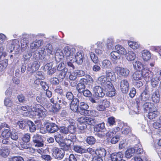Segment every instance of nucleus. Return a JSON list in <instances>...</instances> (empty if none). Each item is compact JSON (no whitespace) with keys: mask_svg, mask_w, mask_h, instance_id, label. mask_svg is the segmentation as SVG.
Wrapping results in <instances>:
<instances>
[{"mask_svg":"<svg viewBox=\"0 0 161 161\" xmlns=\"http://www.w3.org/2000/svg\"><path fill=\"white\" fill-rule=\"evenodd\" d=\"M31 112L35 118L39 119L45 117L46 110L42 105L36 104L32 108Z\"/></svg>","mask_w":161,"mask_h":161,"instance_id":"2","label":"nucleus"},{"mask_svg":"<svg viewBox=\"0 0 161 161\" xmlns=\"http://www.w3.org/2000/svg\"><path fill=\"white\" fill-rule=\"evenodd\" d=\"M157 108L156 111L155 112H151L148 113L147 115V117L148 118L150 119H153L155 118L158 116L160 113L158 111Z\"/></svg>","mask_w":161,"mask_h":161,"instance_id":"35","label":"nucleus"},{"mask_svg":"<svg viewBox=\"0 0 161 161\" xmlns=\"http://www.w3.org/2000/svg\"><path fill=\"white\" fill-rule=\"evenodd\" d=\"M134 68L136 69L139 71L145 69H143V65L142 63L139 61H135L133 63Z\"/></svg>","mask_w":161,"mask_h":161,"instance_id":"26","label":"nucleus"},{"mask_svg":"<svg viewBox=\"0 0 161 161\" xmlns=\"http://www.w3.org/2000/svg\"><path fill=\"white\" fill-rule=\"evenodd\" d=\"M102 68L104 69L110 68L112 64L110 61L108 59L104 60L102 63Z\"/></svg>","mask_w":161,"mask_h":161,"instance_id":"30","label":"nucleus"},{"mask_svg":"<svg viewBox=\"0 0 161 161\" xmlns=\"http://www.w3.org/2000/svg\"><path fill=\"white\" fill-rule=\"evenodd\" d=\"M94 131L97 132L106 131L104 122H102L94 125Z\"/></svg>","mask_w":161,"mask_h":161,"instance_id":"22","label":"nucleus"},{"mask_svg":"<svg viewBox=\"0 0 161 161\" xmlns=\"http://www.w3.org/2000/svg\"><path fill=\"white\" fill-rule=\"evenodd\" d=\"M110 55L114 59H119L120 58L119 55L116 51H113L111 52Z\"/></svg>","mask_w":161,"mask_h":161,"instance_id":"64","label":"nucleus"},{"mask_svg":"<svg viewBox=\"0 0 161 161\" xmlns=\"http://www.w3.org/2000/svg\"><path fill=\"white\" fill-rule=\"evenodd\" d=\"M123 157V154L121 152H119L117 153H112L110 158L112 161H120L121 158Z\"/></svg>","mask_w":161,"mask_h":161,"instance_id":"23","label":"nucleus"},{"mask_svg":"<svg viewBox=\"0 0 161 161\" xmlns=\"http://www.w3.org/2000/svg\"><path fill=\"white\" fill-rule=\"evenodd\" d=\"M36 36L34 34L26 35L21 40V49L22 51L25 50L28 46L29 41L36 38Z\"/></svg>","mask_w":161,"mask_h":161,"instance_id":"4","label":"nucleus"},{"mask_svg":"<svg viewBox=\"0 0 161 161\" xmlns=\"http://www.w3.org/2000/svg\"><path fill=\"white\" fill-rule=\"evenodd\" d=\"M90 57L92 61L95 64H97L98 62V57L93 52L90 53Z\"/></svg>","mask_w":161,"mask_h":161,"instance_id":"54","label":"nucleus"},{"mask_svg":"<svg viewBox=\"0 0 161 161\" xmlns=\"http://www.w3.org/2000/svg\"><path fill=\"white\" fill-rule=\"evenodd\" d=\"M73 150L77 153L82 154L85 153L86 149L83 148L81 146L74 145L73 146Z\"/></svg>","mask_w":161,"mask_h":161,"instance_id":"39","label":"nucleus"},{"mask_svg":"<svg viewBox=\"0 0 161 161\" xmlns=\"http://www.w3.org/2000/svg\"><path fill=\"white\" fill-rule=\"evenodd\" d=\"M78 132L80 133H83L84 130L87 128V125L85 123L80 124L78 126Z\"/></svg>","mask_w":161,"mask_h":161,"instance_id":"57","label":"nucleus"},{"mask_svg":"<svg viewBox=\"0 0 161 161\" xmlns=\"http://www.w3.org/2000/svg\"><path fill=\"white\" fill-rule=\"evenodd\" d=\"M86 77L88 79L84 78H81L77 84L76 89L78 92L80 94L82 93L83 91L86 89L85 85L87 84L88 80L89 81L92 82L93 81V79L90 75H87Z\"/></svg>","mask_w":161,"mask_h":161,"instance_id":"3","label":"nucleus"},{"mask_svg":"<svg viewBox=\"0 0 161 161\" xmlns=\"http://www.w3.org/2000/svg\"><path fill=\"white\" fill-rule=\"evenodd\" d=\"M126 58L129 61L134 60L136 58V54L134 53L132 51H129L126 54Z\"/></svg>","mask_w":161,"mask_h":161,"instance_id":"40","label":"nucleus"},{"mask_svg":"<svg viewBox=\"0 0 161 161\" xmlns=\"http://www.w3.org/2000/svg\"><path fill=\"white\" fill-rule=\"evenodd\" d=\"M95 153L97 156L102 158L105 157L107 153L106 150L103 147L97 148L95 150Z\"/></svg>","mask_w":161,"mask_h":161,"instance_id":"25","label":"nucleus"},{"mask_svg":"<svg viewBox=\"0 0 161 161\" xmlns=\"http://www.w3.org/2000/svg\"><path fill=\"white\" fill-rule=\"evenodd\" d=\"M97 121L94 119L92 118L86 117L85 124L90 125H95Z\"/></svg>","mask_w":161,"mask_h":161,"instance_id":"50","label":"nucleus"},{"mask_svg":"<svg viewBox=\"0 0 161 161\" xmlns=\"http://www.w3.org/2000/svg\"><path fill=\"white\" fill-rule=\"evenodd\" d=\"M135 153L134 148H129L125 153V156L127 158H130L134 155Z\"/></svg>","mask_w":161,"mask_h":161,"instance_id":"31","label":"nucleus"},{"mask_svg":"<svg viewBox=\"0 0 161 161\" xmlns=\"http://www.w3.org/2000/svg\"><path fill=\"white\" fill-rule=\"evenodd\" d=\"M52 154L53 157L58 160H61L64 158L65 152L61 149L57 147H53L52 149Z\"/></svg>","mask_w":161,"mask_h":161,"instance_id":"5","label":"nucleus"},{"mask_svg":"<svg viewBox=\"0 0 161 161\" xmlns=\"http://www.w3.org/2000/svg\"><path fill=\"white\" fill-rule=\"evenodd\" d=\"M32 55V54L31 53L28 52L25 53L23 55L24 62H25L27 61H29Z\"/></svg>","mask_w":161,"mask_h":161,"instance_id":"59","label":"nucleus"},{"mask_svg":"<svg viewBox=\"0 0 161 161\" xmlns=\"http://www.w3.org/2000/svg\"><path fill=\"white\" fill-rule=\"evenodd\" d=\"M32 142L35 146L42 147L44 146V141L42 136L37 134H34L32 137Z\"/></svg>","mask_w":161,"mask_h":161,"instance_id":"6","label":"nucleus"},{"mask_svg":"<svg viewBox=\"0 0 161 161\" xmlns=\"http://www.w3.org/2000/svg\"><path fill=\"white\" fill-rule=\"evenodd\" d=\"M96 112H97V111L95 110H90L87 109L82 111V112H81V113L80 114L86 116H96L97 115V114H96Z\"/></svg>","mask_w":161,"mask_h":161,"instance_id":"28","label":"nucleus"},{"mask_svg":"<svg viewBox=\"0 0 161 161\" xmlns=\"http://www.w3.org/2000/svg\"><path fill=\"white\" fill-rule=\"evenodd\" d=\"M49 81L51 84L54 86H56L59 83V79L56 77H53L50 78Z\"/></svg>","mask_w":161,"mask_h":161,"instance_id":"58","label":"nucleus"},{"mask_svg":"<svg viewBox=\"0 0 161 161\" xmlns=\"http://www.w3.org/2000/svg\"><path fill=\"white\" fill-rule=\"evenodd\" d=\"M43 44V41L42 40H36L30 44V51L31 53L34 52Z\"/></svg>","mask_w":161,"mask_h":161,"instance_id":"14","label":"nucleus"},{"mask_svg":"<svg viewBox=\"0 0 161 161\" xmlns=\"http://www.w3.org/2000/svg\"><path fill=\"white\" fill-rule=\"evenodd\" d=\"M26 65L25 63H21L18 67V68L15 70V75L17 77L20 76V73H24L26 70Z\"/></svg>","mask_w":161,"mask_h":161,"instance_id":"18","label":"nucleus"},{"mask_svg":"<svg viewBox=\"0 0 161 161\" xmlns=\"http://www.w3.org/2000/svg\"><path fill=\"white\" fill-rule=\"evenodd\" d=\"M95 89L96 90H95V97H102L105 95V93L103 92V89L101 87L96 86Z\"/></svg>","mask_w":161,"mask_h":161,"instance_id":"24","label":"nucleus"},{"mask_svg":"<svg viewBox=\"0 0 161 161\" xmlns=\"http://www.w3.org/2000/svg\"><path fill=\"white\" fill-rule=\"evenodd\" d=\"M122 133L125 135L129 134L131 132V129L126 124H123V126L122 128Z\"/></svg>","mask_w":161,"mask_h":161,"instance_id":"37","label":"nucleus"},{"mask_svg":"<svg viewBox=\"0 0 161 161\" xmlns=\"http://www.w3.org/2000/svg\"><path fill=\"white\" fill-rule=\"evenodd\" d=\"M151 56L150 52L147 50H144L142 52V57L144 61H148L150 59Z\"/></svg>","mask_w":161,"mask_h":161,"instance_id":"32","label":"nucleus"},{"mask_svg":"<svg viewBox=\"0 0 161 161\" xmlns=\"http://www.w3.org/2000/svg\"><path fill=\"white\" fill-rule=\"evenodd\" d=\"M115 48L116 51L119 55H125L126 54V50L120 45H117L115 46Z\"/></svg>","mask_w":161,"mask_h":161,"instance_id":"29","label":"nucleus"},{"mask_svg":"<svg viewBox=\"0 0 161 161\" xmlns=\"http://www.w3.org/2000/svg\"><path fill=\"white\" fill-rule=\"evenodd\" d=\"M43 50L44 52H47L50 55H53L52 54L53 47L52 45L50 43H48L46 45Z\"/></svg>","mask_w":161,"mask_h":161,"instance_id":"49","label":"nucleus"},{"mask_svg":"<svg viewBox=\"0 0 161 161\" xmlns=\"http://www.w3.org/2000/svg\"><path fill=\"white\" fill-rule=\"evenodd\" d=\"M20 47L19 41L17 39H14L11 42V46L9 47V49L10 52H12L15 48H17L16 50L19 52L20 49Z\"/></svg>","mask_w":161,"mask_h":161,"instance_id":"20","label":"nucleus"},{"mask_svg":"<svg viewBox=\"0 0 161 161\" xmlns=\"http://www.w3.org/2000/svg\"><path fill=\"white\" fill-rule=\"evenodd\" d=\"M75 51V48H71L68 46L64 48V53L67 59H69L70 61H71Z\"/></svg>","mask_w":161,"mask_h":161,"instance_id":"13","label":"nucleus"},{"mask_svg":"<svg viewBox=\"0 0 161 161\" xmlns=\"http://www.w3.org/2000/svg\"><path fill=\"white\" fill-rule=\"evenodd\" d=\"M101 133H97L95 135L97 137L100 138H103L105 136V135L106 136L110 137L111 136V135L109 133V132H107L106 131L104 132H100Z\"/></svg>","mask_w":161,"mask_h":161,"instance_id":"53","label":"nucleus"},{"mask_svg":"<svg viewBox=\"0 0 161 161\" xmlns=\"http://www.w3.org/2000/svg\"><path fill=\"white\" fill-rule=\"evenodd\" d=\"M115 118L113 117H110L108 118L107 125L108 126L111 127L116 125Z\"/></svg>","mask_w":161,"mask_h":161,"instance_id":"46","label":"nucleus"},{"mask_svg":"<svg viewBox=\"0 0 161 161\" xmlns=\"http://www.w3.org/2000/svg\"><path fill=\"white\" fill-rule=\"evenodd\" d=\"M9 154V151L8 147H3L0 149V155L3 157L6 158Z\"/></svg>","mask_w":161,"mask_h":161,"instance_id":"36","label":"nucleus"},{"mask_svg":"<svg viewBox=\"0 0 161 161\" xmlns=\"http://www.w3.org/2000/svg\"><path fill=\"white\" fill-rule=\"evenodd\" d=\"M161 79V70L155 72L153 77L151 80V85L153 87H155L158 86L159 81Z\"/></svg>","mask_w":161,"mask_h":161,"instance_id":"8","label":"nucleus"},{"mask_svg":"<svg viewBox=\"0 0 161 161\" xmlns=\"http://www.w3.org/2000/svg\"><path fill=\"white\" fill-rule=\"evenodd\" d=\"M115 69L116 72L119 76L126 78L129 74L130 71L127 68L117 67Z\"/></svg>","mask_w":161,"mask_h":161,"instance_id":"12","label":"nucleus"},{"mask_svg":"<svg viewBox=\"0 0 161 161\" xmlns=\"http://www.w3.org/2000/svg\"><path fill=\"white\" fill-rule=\"evenodd\" d=\"M142 108L144 113L148 111L155 112L156 111L157 107L155 106L153 103L151 102H146L142 104Z\"/></svg>","mask_w":161,"mask_h":161,"instance_id":"9","label":"nucleus"},{"mask_svg":"<svg viewBox=\"0 0 161 161\" xmlns=\"http://www.w3.org/2000/svg\"><path fill=\"white\" fill-rule=\"evenodd\" d=\"M84 54L82 51L77 52L75 55V62L78 64H81L83 61Z\"/></svg>","mask_w":161,"mask_h":161,"instance_id":"19","label":"nucleus"},{"mask_svg":"<svg viewBox=\"0 0 161 161\" xmlns=\"http://www.w3.org/2000/svg\"><path fill=\"white\" fill-rule=\"evenodd\" d=\"M77 158L78 161H90L91 160L92 155L86 153L82 155H79Z\"/></svg>","mask_w":161,"mask_h":161,"instance_id":"21","label":"nucleus"},{"mask_svg":"<svg viewBox=\"0 0 161 161\" xmlns=\"http://www.w3.org/2000/svg\"><path fill=\"white\" fill-rule=\"evenodd\" d=\"M120 88L122 92L123 93H127L129 90V83L128 81L125 79L121 80L120 82Z\"/></svg>","mask_w":161,"mask_h":161,"instance_id":"10","label":"nucleus"},{"mask_svg":"<svg viewBox=\"0 0 161 161\" xmlns=\"http://www.w3.org/2000/svg\"><path fill=\"white\" fill-rule=\"evenodd\" d=\"M88 108L89 106L86 103L83 102H80L79 108V113H81V112H82L85 110L87 109Z\"/></svg>","mask_w":161,"mask_h":161,"instance_id":"44","label":"nucleus"},{"mask_svg":"<svg viewBox=\"0 0 161 161\" xmlns=\"http://www.w3.org/2000/svg\"><path fill=\"white\" fill-rule=\"evenodd\" d=\"M153 73L147 69H143L142 70V76L146 82L150 81L153 77Z\"/></svg>","mask_w":161,"mask_h":161,"instance_id":"16","label":"nucleus"},{"mask_svg":"<svg viewBox=\"0 0 161 161\" xmlns=\"http://www.w3.org/2000/svg\"><path fill=\"white\" fill-rule=\"evenodd\" d=\"M36 101L39 103L43 104L45 103L46 99L41 96H37L36 98Z\"/></svg>","mask_w":161,"mask_h":161,"instance_id":"60","label":"nucleus"},{"mask_svg":"<svg viewBox=\"0 0 161 161\" xmlns=\"http://www.w3.org/2000/svg\"><path fill=\"white\" fill-rule=\"evenodd\" d=\"M115 46L114 40L113 39L109 38L107 41V47L109 49H112Z\"/></svg>","mask_w":161,"mask_h":161,"instance_id":"42","label":"nucleus"},{"mask_svg":"<svg viewBox=\"0 0 161 161\" xmlns=\"http://www.w3.org/2000/svg\"><path fill=\"white\" fill-rule=\"evenodd\" d=\"M47 131L49 133H53L57 132L59 130V127L53 123H47L45 125Z\"/></svg>","mask_w":161,"mask_h":161,"instance_id":"11","label":"nucleus"},{"mask_svg":"<svg viewBox=\"0 0 161 161\" xmlns=\"http://www.w3.org/2000/svg\"><path fill=\"white\" fill-rule=\"evenodd\" d=\"M106 76L107 79L111 81H114L116 79V75L115 73L111 70L106 71Z\"/></svg>","mask_w":161,"mask_h":161,"instance_id":"27","label":"nucleus"},{"mask_svg":"<svg viewBox=\"0 0 161 161\" xmlns=\"http://www.w3.org/2000/svg\"><path fill=\"white\" fill-rule=\"evenodd\" d=\"M57 69L60 72L59 74V78L63 79L65 78L68 71L67 68H66L65 64L63 62H61L57 67Z\"/></svg>","mask_w":161,"mask_h":161,"instance_id":"7","label":"nucleus"},{"mask_svg":"<svg viewBox=\"0 0 161 161\" xmlns=\"http://www.w3.org/2000/svg\"><path fill=\"white\" fill-rule=\"evenodd\" d=\"M28 124L30 131L31 132H34L36 130V126L34 122L31 120H28Z\"/></svg>","mask_w":161,"mask_h":161,"instance_id":"43","label":"nucleus"},{"mask_svg":"<svg viewBox=\"0 0 161 161\" xmlns=\"http://www.w3.org/2000/svg\"><path fill=\"white\" fill-rule=\"evenodd\" d=\"M161 94V89L158 88L151 94V99L153 102L158 103L160 100V95Z\"/></svg>","mask_w":161,"mask_h":161,"instance_id":"15","label":"nucleus"},{"mask_svg":"<svg viewBox=\"0 0 161 161\" xmlns=\"http://www.w3.org/2000/svg\"><path fill=\"white\" fill-rule=\"evenodd\" d=\"M142 77V70L138 71L135 72L133 75V79L136 80H141Z\"/></svg>","mask_w":161,"mask_h":161,"instance_id":"34","label":"nucleus"},{"mask_svg":"<svg viewBox=\"0 0 161 161\" xmlns=\"http://www.w3.org/2000/svg\"><path fill=\"white\" fill-rule=\"evenodd\" d=\"M63 136L60 134L57 133L54 136V138L56 141L59 144H60L63 141Z\"/></svg>","mask_w":161,"mask_h":161,"instance_id":"52","label":"nucleus"},{"mask_svg":"<svg viewBox=\"0 0 161 161\" xmlns=\"http://www.w3.org/2000/svg\"><path fill=\"white\" fill-rule=\"evenodd\" d=\"M105 85L103 86V87L107 91L110 90H115V88L110 80H108L106 83H105Z\"/></svg>","mask_w":161,"mask_h":161,"instance_id":"47","label":"nucleus"},{"mask_svg":"<svg viewBox=\"0 0 161 161\" xmlns=\"http://www.w3.org/2000/svg\"><path fill=\"white\" fill-rule=\"evenodd\" d=\"M8 61L7 59L0 61V71H3L6 69L8 65Z\"/></svg>","mask_w":161,"mask_h":161,"instance_id":"41","label":"nucleus"},{"mask_svg":"<svg viewBox=\"0 0 161 161\" xmlns=\"http://www.w3.org/2000/svg\"><path fill=\"white\" fill-rule=\"evenodd\" d=\"M11 133L9 129H5L2 132L1 136L3 138H9Z\"/></svg>","mask_w":161,"mask_h":161,"instance_id":"56","label":"nucleus"},{"mask_svg":"<svg viewBox=\"0 0 161 161\" xmlns=\"http://www.w3.org/2000/svg\"><path fill=\"white\" fill-rule=\"evenodd\" d=\"M108 92L106 93V95L108 97H112L114 96L117 94L115 89V90H108Z\"/></svg>","mask_w":161,"mask_h":161,"instance_id":"63","label":"nucleus"},{"mask_svg":"<svg viewBox=\"0 0 161 161\" xmlns=\"http://www.w3.org/2000/svg\"><path fill=\"white\" fill-rule=\"evenodd\" d=\"M68 133H70L72 134L75 133L76 131V127L72 125H69L67 127Z\"/></svg>","mask_w":161,"mask_h":161,"instance_id":"55","label":"nucleus"},{"mask_svg":"<svg viewBox=\"0 0 161 161\" xmlns=\"http://www.w3.org/2000/svg\"><path fill=\"white\" fill-rule=\"evenodd\" d=\"M28 120L23 119L19 121L17 123V125L20 128L23 129L27 125Z\"/></svg>","mask_w":161,"mask_h":161,"instance_id":"33","label":"nucleus"},{"mask_svg":"<svg viewBox=\"0 0 161 161\" xmlns=\"http://www.w3.org/2000/svg\"><path fill=\"white\" fill-rule=\"evenodd\" d=\"M33 69H35V71L38 70L40 67V63L38 61H34L31 64Z\"/></svg>","mask_w":161,"mask_h":161,"instance_id":"62","label":"nucleus"},{"mask_svg":"<svg viewBox=\"0 0 161 161\" xmlns=\"http://www.w3.org/2000/svg\"><path fill=\"white\" fill-rule=\"evenodd\" d=\"M96 140L94 137L92 136H88L86 139L87 143L90 145L94 144L96 142Z\"/></svg>","mask_w":161,"mask_h":161,"instance_id":"48","label":"nucleus"},{"mask_svg":"<svg viewBox=\"0 0 161 161\" xmlns=\"http://www.w3.org/2000/svg\"><path fill=\"white\" fill-rule=\"evenodd\" d=\"M128 44L131 48L134 50L138 48L140 46L137 42L131 41L128 42Z\"/></svg>","mask_w":161,"mask_h":161,"instance_id":"51","label":"nucleus"},{"mask_svg":"<svg viewBox=\"0 0 161 161\" xmlns=\"http://www.w3.org/2000/svg\"><path fill=\"white\" fill-rule=\"evenodd\" d=\"M40 60H42L41 62L44 64L52 62V61L54 60V56L53 55H51L48 54L46 55L42 54L41 56Z\"/></svg>","mask_w":161,"mask_h":161,"instance_id":"17","label":"nucleus"},{"mask_svg":"<svg viewBox=\"0 0 161 161\" xmlns=\"http://www.w3.org/2000/svg\"><path fill=\"white\" fill-rule=\"evenodd\" d=\"M150 99V95L147 92L146 90H144L135 99L133 108L134 110H131L130 112V114H138L140 108L142 106L143 102L149 101Z\"/></svg>","mask_w":161,"mask_h":161,"instance_id":"1","label":"nucleus"},{"mask_svg":"<svg viewBox=\"0 0 161 161\" xmlns=\"http://www.w3.org/2000/svg\"><path fill=\"white\" fill-rule=\"evenodd\" d=\"M107 80V78L104 75H102L98 78L97 82L98 84L103 87L104 85H105V83L108 81Z\"/></svg>","mask_w":161,"mask_h":161,"instance_id":"38","label":"nucleus"},{"mask_svg":"<svg viewBox=\"0 0 161 161\" xmlns=\"http://www.w3.org/2000/svg\"><path fill=\"white\" fill-rule=\"evenodd\" d=\"M64 56L63 53L62 52L56 53L54 59H55L57 62H60L63 60Z\"/></svg>","mask_w":161,"mask_h":161,"instance_id":"45","label":"nucleus"},{"mask_svg":"<svg viewBox=\"0 0 161 161\" xmlns=\"http://www.w3.org/2000/svg\"><path fill=\"white\" fill-rule=\"evenodd\" d=\"M79 105L70 103V108L74 112L79 113Z\"/></svg>","mask_w":161,"mask_h":161,"instance_id":"61","label":"nucleus"}]
</instances>
